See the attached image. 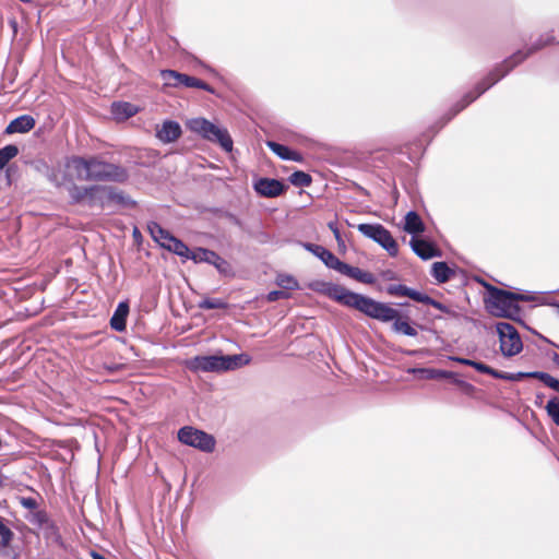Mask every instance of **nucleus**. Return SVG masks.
Masks as SVG:
<instances>
[{"label":"nucleus","instance_id":"38","mask_svg":"<svg viewBox=\"0 0 559 559\" xmlns=\"http://www.w3.org/2000/svg\"><path fill=\"white\" fill-rule=\"evenodd\" d=\"M194 262H210V249L199 248L195 251L190 250L189 258Z\"/></svg>","mask_w":559,"mask_h":559},{"label":"nucleus","instance_id":"60","mask_svg":"<svg viewBox=\"0 0 559 559\" xmlns=\"http://www.w3.org/2000/svg\"><path fill=\"white\" fill-rule=\"evenodd\" d=\"M552 359L559 366V354H555Z\"/></svg>","mask_w":559,"mask_h":559},{"label":"nucleus","instance_id":"2","mask_svg":"<svg viewBox=\"0 0 559 559\" xmlns=\"http://www.w3.org/2000/svg\"><path fill=\"white\" fill-rule=\"evenodd\" d=\"M544 47H546L544 36H540L526 49H520L515 51L513 55L504 59L501 63L497 64L493 68V70L488 73L486 78H484L480 82L476 84L474 91L466 93L463 96V98L453 106V108L447 115L445 120L441 127H443L451 119H453L459 112H461L465 107H467L469 104L476 100L491 86H493L504 76H507L516 66L521 64L528 57L542 50Z\"/></svg>","mask_w":559,"mask_h":559},{"label":"nucleus","instance_id":"48","mask_svg":"<svg viewBox=\"0 0 559 559\" xmlns=\"http://www.w3.org/2000/svg\"><path fill=\"white\" fill-rule=\"evenodd\" d=\"M437 376L438 379H451L452 377H455V372L439 369Z\"/></svg>","mask_w":559,"mask_h":559},{"label":"nucleus","instance_id":"47","mask_svg":"<svg viewBox=\"0 0 559 559\" xmlns=\"http://www.w3.org/2000/svg\"><path fill=\"white\" fill-rule=\"evenodd\" d=\"M450 359L455 362H459V364H462L465 366H469V367H472V364L474 361L473 359L463 358V357H459V356H451Z\"/></svg>","mask_w":559,"mask_h":559},{"label":"nucleus","instance_id":"24","mask_svg":"<svg viewBox=\"0 0 559 559\" xmlns=\"http://www.w3.org/2000/svg\"><path fill=\"white\" fill-rule=\"evenodd\" d=\"M111 112L118 120H126L138 112V107L127 102H117L111 105Z\"/></svg>","mask_w":559,"mask_h":559},{"label":"nucleus","instance_id":"29","mask_svg":"<svg viewBox=\"0 0 559 559\" xmlns=\"http://www.w3.org/2000/svg\"><path fill=\"white\" fill-rule=\"evenodd\" d=\"M27 520L31 524L37 526L38 528H41V530H52L53 528L52 521L50 520L48 513L44 510H36V511L32 512L27 516Z\"/></svg>","mask_w":559,"mask_h":559},{"label":"nucleus","instance_id":"13","mask_svg":"<svg viewBox=\"0 0 559 559\" xmlns=\"http://www.w3.org/2000/svg\"><path fill=\"white\" fill-rule=\"evenodd\" d=\"M526 378H533L542 381L546 386H549V382L551 379V374L544 371H519L515 373L503 372L498 370V374H496V379L507 380V381H519Z\"/></svg>","mask_w":559,"mask_h":559},{"label":"nucleus","instance_id":"39","mask_svg":"<svg viewBox=\"0 0 559 559\" xmlns=\"http://www.w3.org/2000/svg\"><path fill=\"white\" fill-rule=\"evenodd\" d=\"M472 368H474L475 370H477L480 373H486L493 378H496V374H498V370L491 368L490 366H488L481 361L474 360L472 364Z\"/></svg>","mask_w":559,"mask_h":559},{"label":"nucleus","instance_id":"35","mask_svg":"<svg viewBox=\"0 0 559 559\" xmlns=\"http://www.w3.org/2000/svg\"><path fill=\"white\" fill-rule=\"evenodd\" d=\"M13 538V531L8 525H5L4 519L0 516V547H9Z\"/></svg>","mask_w":559,"mask_h":559},{"label":"nucleus","instance_id":"4","mask_svg":"<svg viewBox=\"0 0 559 559\" xmlns=\"http://www.w3.org/2000/svg\"><path fill=\"white\" fill-rule=\"evenodd\" d=\"M483 285L487 292L484 301L489 313L497 318L519 322L524 328L528 329L521 319L522 309L516 302L514 292L501 289L488 283H483Z\"/></svg>","mask_w":559,"mask_h":559},{"label":"nucleus","instance_id":"52","mask_svg":"<svg viewBox=\"0 0 559 559\" xmlns=\"http://www.w3.org/2000/svg\"><path fill=\"white\" fill-rule=\"evenodd\" d=\"M461 388L467 392L474 391V389H475L474 385H472L471 383H468L466 381L461 383Z\"/></svg>","mask_w":559,"mask_h":559},{"label":"nucleus","instance_id":"18","mask_svg":"<svg viewBox=\"0 0 559 559\" xmlns=\"http://www.w3.org/2000/svg\"><path fill=\"white\" fill-rule=\"evenodd\" d=\"M129 304L121 301L118 304L112 317L110 318V328L117 332H123L127 328V318L129 314Z\"/></svg>","mask_w":559,"mask_h":559},{"label":"nucleus","instance_id":"9","mask_svg":"<svg viewBox=\"0 0 559 559\" xmlns=\"http://www.w3.org/2000/svg\"><path fill=\"white\" fill-rule=\"evenodd\" d=\"M250 362V357L247 354L235 355H212L211 368L214 371H229L236 370Z\"/></svg>","mask_w":559,"mask_h":559},{"label":"nucleus","instance_id":"40","mask_svg":"<svg viewBox=\"0 0 559 559\" xmlns=\"http://www.w3.org/2000/svg\"><path fill=\"white\" fill-rule=\"evenodd\" d=\"M277 284L284 289H296L298 287V282L292 276H280Z\"/></svg>","mask_w":559,"mask_h":559},{"label":"nucleus","instance_id":"21","mask_svg":"<svg viewBox=\"0 0 559 559\" xmlns=\"http://www.w3.org/2000/svg\"><path fill=\"white\" fill-rule=\"evenodd\" d=\"M455 275V270L450 267L447 262H435L431 266V276L439 283H448Z\"/></svg>","mask_w":559,"mask_h":559},{"label":"nucleus","instance_id":"49","mask_svg":"<svg viewBox=\"0 0 559 559\" xmlns=\"http://www.w3.org/2000/svg\"><path fill=\"white\" fill-rule=\"evenodd\" d=\"M543 36H544V41H545L546 46L552 45L556 43V37L554 36L552 32L547 33L546 35H543Z\"/></svg>","mask_w":559,"mask_h":559},{"label":"nucleus","instance_id":"22","mask_svg":"<svg viewBox=\"0 0 559 559\" xmlns=\"http://www.w3.org/2000/svg\"><path fill=\"white\" fill-rule=\"evenodd\" d=\"M404 230L407 234L413 235V237L424 233L425 224L419 216V214L415 211H409L405 216Z\"/></svg>","mask_w":559,"mask_h":559},{"label":"nucleus","instance_id":"15","mask_svg":"<svg viewBox=\"0 0 559 559\" xmlns=\"http://www.w3.org/2000/svg\"><path fill=\"white\" fill-rule=\"evenodd\" d=\"M181 135V127L173 120L165 121L160 128L156 130V136L163 143L175 142Z\"/></svg>","mask_w":559,"mask_h":559},{"label":"nucleus","instance_id":"58","mask_svg":"<svg viewBox=\"0 0 559 559\" xmlns=\"http://www.w3.org/2000/svg\"><path fill=\"white\" fill-rule=\"evenodd\" d=\"M91 556H92V559H106L103 555H100L96 551H92Z\"/></svg>","mask_w":559,"mask_h":559},{"label":"nucleus","instance_id":"37","mask_svg":"<svg viewBox=\"0 0 559 559\" xmlns=\"http://www.w3.org/2000/svg\"><path fill=\"white\" fill-rule=\"evenodd\" d=\"M418 302L432 306L433 308L447 314L452 313V310L447 305L431 298L430 296L424 293L421 294V297Z\"/></svg>","mask_w":559,"mask_h":559},{"label":"nucleus","instance_id":"5","mask_svg":"<svg viewBox=\"0 0 559 559\" xmlns=\"http://www.w3.org/2000/svg\"><path fill=\"white\" fill-rule=\"evenodd\" d=\"M357 229L365 237L373 240L381 246L391 257L399 254V245L391 235L390 230L381 224H359Z\"/></svg>","mask_w":559,"mask_h":559},{"label":"nucleus","instance_id":"56","mask_svg":"<svg viewBox=\"0 0 559 559\" xmlns=\"http://www.w3.org/2000/svg\"><path fill=\"white\" fill-rule=\"evenodd\" d=\"M543 399H544V395L543 394H537L536 395V401H535V405L540 407L543 405Z\"/></svg>","mask_w":559,"mask_h":559},{"label":"nucleus","instance_id":"8","mask_svg":"<svg viewBox=\"0 0 559 559\" xmlns=\"http://www.w3.org/2000/svg\"><path fill=\"white\" fill-rule=\"evenodd\" d=\"M178 440L189 447L210 452V435L191 426L178 430Z\"/></svg>","mask_w":559,"mask_h":559},{"label":"nucleus","instance_id":"53","mask_svg":"<svg viewBox=\"0 0 559 559\" xmlns=\"http://www.w3.org/2000/svg\"><path fill=\"white\" fill-rule=\"evenodd\" d=\"M210 297H204L203 300L201 301V308L210 309Z\"/></svg>","mask_w":559,"mask_h":559},{"label":"nucleus","instance_id":"14","mask_svg":"<svg viewBox=\"0 0 559 559\" xmlns=\"http://www.w3.org/2000/svg\"><path fill=\"white\" fill-rule=\"evenodd\" d=\"M212 143H216L228 154L234 152V141L226 128H222L212 122Z\"/></svg>","mask_w":559,"mask_h":559},{"label":"nucleus","instance_id":"17","mask_svg":"<svg viewBox=\"0 0 559 559\" xmlns=\"http://www.w3.org/2000/svg\"><path fill=\"white\" fill-rule=\"evenodd\" d=\"M108 186H91L87 199V205L100 209L108 207Z\"/></svg>","mask_w":559,"mask_h":559},{"label":"nucleus","instance_id":"11","mask_svg":"<svg viewBox=\"0 0 559 559\" xmlns=\"http://www.w3.org/2000/svg\"><path fill=\"white\" fill-rule=\"evenodd\" d=\"M302 247L307 251L316 255L318 259H320L325 266L340 272L343 261H341L333 252L328 250L325 247L311 242H304Z\"/></svg>","mask_w":559,"mask_h":559},{"label":"nucleus","instance_id":"55","mask_svg":"<svg viewBox=\"0 0 559 559\" xmlns=\"http://www.w3.org/2000/svg\"><path fill=\"white\" fill-rule=\"evenodd\" d=\"M211 305H212V309L224 307V304L218 299H212Z\"/></svg>","mask_w":559,"mask_h":559},{"label":"nucleus","instance_id":"7","mask_svg":"<svg viewBox=\"0 0 559 559\" xmlns=\"http://www.w3.org/2000/svg\"><path fill=\"white\" fill-rule=\"evenodd\" d=\"M160 78L164 84L170 87H198L210 92V84L202 82L195 76L180 73L176 70H162Z\"/></svg>","mask_w":559,"mask_h":559},{"label":"nucleus","instance_id":"45","mask_svg":"<svg viewBox=\"0 0 559 559\" xmlns=\"http://www.w3.org/2000/svg\"><path fill=\"white\" fill-rule=\"evenodd\" d=\"M329 228L332 230V233L337 241L338 247H345V242L341 236L340 229L337 228L336 224L329 223Z\"/></svg>","mask_w":559,"mask_h":559},{"label":"nucleus","instance_id":"36","mask_svg":"<svg viewBox=\"0 0 559 559\" xmlns=\"http://www.w3.org/2000/svg\"><path fill=\"white\" fill-rule=\"evenodd\" d=\"M545 411L551 420L559 426V399L557 396L551 397L546 406Z\"/></svg>","mask_w":559,"mask_h":559},{"label":"nucleus","instance_id":"57","mask_svg":"<svg viewBox=\"0 0 559 559\" xmlns=\"http://www.w3.org/2000/svg\"><path fill=\"white\" fill-rule=\"evenodd\" d=\"M451 380L453 381V383H455L456 385H459L461 388V383L462 382H465L464 380H461L457 378V374L455 373V377H452Z\"/></svg>","mask_w":559,"mask_h":559},{"label":"nucleus","instance_id":"20","mask_svg":"<svg viewBox=\"0 0 559 559\" xmlns=\"http://www.w3.org/2000/svg\"><path fill=\"white\" fill-rule=\"evenodd\" d=\"M108 207L111 204H117L121 207L130 209L135 206L133 201L128 194L116 187L108 186Z\"/></svg>","mask_w":559,"mask_h":559},{"label":"nucleus","instance_id":"33","mask_svg":"<svg viewBox=\"0 0 559 559\" xmlns=\"http://www.w3.org/2000/svg\"><path fill=\"white\" fill-rule=\"evenodd\" d=\"M88 193H90V187H80V186L73 185L69 189V195L73 203H82V202L87 203Z\"/></svg>","mask_w":559,"mask_h":559},{"label":"nucleus","instance_id":"42","mask_svg":"<svg viewBox=\"0 0 559 559\" xmlns=\"http://www.w3.org/2000/svg\"><path fill=\"white\" fill-rule=\"evenodd\" d=\"M515 298H516V302L519 304L520 301H535L536 300V296L534 293L532 292H525V293H515Z\"/></svg>","mask_w":559,"mask_h":559},{"label":"nucleus","instance_id":"61","mask_svg":"<svg viewBox=\"0 0 559 559\" xmlns=\"http://www.w3.org/2000/svg\"><path fill=\"white\" fill-rule=\"evenodd\" d=\"M211 444H212V450H213V449H214V445H215V440H214V438H213V437H212Z\"/></svg>","mask_w":559,"mask_h":559},{"label":"nucleus","instance_id":"54","mask_svg":"<svg viewBox=\"0 0 559 559\" xmlns=\"http://www.w3.org/2000/svg\"><path fill=\"white\" fill-rule=\"evenodd\" d=\"M383 277H384L385 280H390V281H391V280H394V278H395V273H394L393 271H385V272L383 273Z\"/></svg>","mask_w":559,"mask_h":559},{"label":"nucleus","instance_id":"1","mask_svg":"<svg viewBox=\"0 0 559 559\" xmlns=\"http://www.w3.org/2000/svg\"><path fill=\"white\" fill-rule=\"evenodd\" d=\"M319 286L318 290L320 293L342 306L356 309L365 316L381 322H393L392 330L395 333L412 337L417 335V330L409 322L402 320L400 311L388 304L354 293L342 285L331 282H322Z\"/></svg>","mask_w":559,"mask_h":559},{"label":"nucleus","instance_id":"59","mask_svg":"<svg viewBox=\"0 0 559 559\" xmlns=\"http://www.w3.org/2000/svg\"><path fill=\"white\" fill-rule=\"evenodd\" d=\"M133 237L135 240L141 239L142 235L138 228L133 229Z\"/></svg>","mask_w":559,"mask_h":559},{"label":"nucleus","instance_id":"50","mask_svg":"<svg viewBox=\"0 0 559 559\" xmlns=\"http://www.w3.org/2000/svg\"><path fill=\"white\" fill-rule=\"evenodd\" d=\"M549 389L559 392V379H556L551 376L550 382H549Z\"/></svg>","mask_w":559,"mask_h":559},{"label":"nucleus","instance_id":"3","mask_svg":"<svg viewBox=\"0 0 559 559\" xmlns=\"http://www.w3.org/2000/svg\"><path fill=\"white\" fill-rule=\"evenodd\" d=\"M69 165H71L78 174L84 170V180L123 182L128 179V171L123 167L95 156L87 158L73 156Z\"/></svg>","mask_w":559,"mask_h":559},{"label":"nucleus","instance_id":"32","mask_svg":"<svg viewBox=\"0 0 559 559\" xmlns=\"http://www.w3.org/2000/svg\"><path fill=\"white\" fill-rule=\"evenodd\" d=\"M19 154V147L15 144H8L0 148V169Z\"/></svg>","mask_w":559,"mask_h":559},{"label":"nucleus","instance_id":"43","mask_svg":"<svg viewBox=\"0 0 559 559\" xmlns=\"http://www.w3.org/2000/svg\"><path fill=\"white\" fill-rule=\"evenodd\" d=\"M413 371H416L414 369ZM438 371L439 369H432V368H420L417 369V372L423 373L427 379H438Z\"/></svg>","mask_w":559,"mask_h":559},{"label":"nucleus","instance_id":"28","mask_svg":"<svg viewBox=\"0 0 559 559\" xmlns=\"http://www.w3.org/2000/svg\"><path fill=\"white\" fill-rule=\"evenodd\" d=\"M187 128L200 134L203 139L210 140V121L205 118H192L186 123Z\"/></svg>","mask_w":559,"mask_h":559},{"label":"nucleus","instance_id":"16","mask_svg":"<svg viewBox=\"0 0 559 559\" xmlns=\"http://www.w3.org/2000/svg\"><path fill=\"white\" fill-rule=\"evenodd\" d=\"M340 273L362 284L372 285L376 282V277L372 273L362 271L361 269L352 266L345 262L341 265Z\"/></svg>","mask_w":559,"mask_h":559},{"label":"nucleus","instance_id":"44","mask_svg":"<svg viewBox=\"0 0 559 559\" xmlns=\"http://www.w3.org/2000/svg\"><path fill=\"white\" fill-rule=\"evenodd\" d=\"M21 504L25 508V509H28V510H34L36 511L37 509V501L32 498V497H23L21 499Z\"/></svg>","mask_w":559,"mask_h":559},{"label":"nucleus","instance_id":"19","mask_svg":"<svg viewBox=\"0 0 559 559\" xmlns=\"http://www.w3.org/2000/svg\"><path fill=\"white\" fill-rule=\"evenodd\" d=\"M35 119L29 115H22L13 119L5 128V133H25L35 127Z\"/></svg>","mask_w":559,"mask_h":559},{"label":"nucleus","instance_id":"25","mask_svg":"<svg viewBox=\"0 0 559 559\" xmlns=\"http://www.w3.org/2000/svg\"><path fill=\"white\" fill-rule=\"evenodd\" d=\"M386 293L390 295V296H405V297H408L411 298L412 300L414 301H419L420 297H421V292H418L414 288H411V287H407L406 285H403V284H392V285H389L386 287Z\"/></svg>","mask_w":559,"mask_h":559},{"label":"nucleus","instance_id":"26","mask_svg":"<svg viewBox=\"0 0 559 559\" xmlns=\"http://www.w3.org/2000/svg\"><path fill=\"white\" fill-rule=\"evenodd\" d=\"M147 230L154 241H156L163 248H166V245H168V238L173 237V235L167 229L163 228L156 222H150L147 224Z\"/></svg>","mask_w":559,"mask_h":559},{"label":"nucleus","instance_id":"12","mask_svg":"<svg viewBox=\"0 0 559 559\" xmlns=\"http://www.w3.org/2000/svg\"><path fill=\"white\" fill-rule=\"evenodd\" d=\"M409 246L414 253L423 260H429L441 255L440 249H438L432 242L425 239L412 237Z\"/></svg>","mask_w":559,"mask_h":559},{"label":"nucleus","instance_id":"34","mask_svg":"<svg viewBox=\"0 0 559 559\" xmlns=\"http://www.w3.org/2000/svg\"><path fill=\"white\" fill-rule=\"evenodd\" d=\"M288 180L295 187H309L312 178L302 170H296L289 176Z\"/></svg>","mask_w":559,"mask_h":559},{"label":"nucleus","instance_id":"30","mask_svg":"<svg viewBox=\"0 0 559 559\" xmlns=\"http://www.w3.org/2000/svg\"><path fill=\"white\" fill-rule=\"evenodd\" d=\"M165 249L182 258H189L190 254L189 247L175 236L168 238V245Z\"/></svg>","mask_w":559,"mask_h":559},{"label":"nucleus","instance_id":"46","mask_svg":"<svg viewBox=\"0 0 559 559\" xmlns=\"http://www.w3.org/2000/svg\"><path fill=\"white\" fill-rule=\"evenodd\" d=\"M211 78H212V94H216L217 96H221L222 95L221 93H216L215 85L223 82V78L214 69H212Z\"/></svg>","mask_w":559,"mask_h":559},{"label":"nucleus","instance_id":"51","mask_svg":"<svg viewBox=\"0 0 559 559\" xmlns=\"http://www.w3.org/2000/svg\"><path fill=\"white\" fill-rule=\"evenodd\" d=\"M225 216L230 219L233 223H235L236 225H238L239 227H242V224L241 222L231 213L229 212H225Z\"/></svg>","mask_w":559,"mask_h":559},{"label":"nucleus","instance_id":"27","mask_svg":"<svg viewBox=\"0 0 559 559\" xmlns=\"http://www.w3.org/2000/svg\"><path fill=\"white\" fill-rule=\"evenodd\" d=\"M188 370L200 374L210 372V355L195 356L186 360Z\"/></svg>","mask_w":559,"mask_h":559},{"label":"nucleus","instance_id":"23","mask_svg":"<svg viewBox=\"0 0 559 559\" xmlns=\"http://www.w3.org/2000/svg\"><path fill=\"white\" fill-rule=\"evenodd\" d=\"M267 146L274 154H276L280 158L284 160H301V155L298 152L290 150L288 146L284 144L274 141H269Z\"/></svg>","mask_w":559,"mask_h":559},{"label":"nucleus","instance_id":"10","mask_svg":"<svg viewBox=\"0 0 559 559\" xmlns=\"http://www.w3.org/2000/svg\"><path fill=\"white\" fill-rule=\"evenodd\" d=\"M286 186L278 179L259 178L253 183L254 191L264 198H277L286 190Z\"/></svg>","mask_w":559,"mask_h":559},{"label":"nucleus","instance_id":"6","mask_svg":"<svg viewBox=\"0 0 559 559\" xmlns=\"http://www.w3.org/2000/svg\"><path fill=\"white\" fill-rule=\"evenodd\" d=\"M496 331L499 336L500 350L504 357H513L523 349V343L518 330L508 322H498Z\"/></svg>","mask_w":559,"mask_h":559},{"label":"nucleus","instance_id":"31","mask_svg":"<svg viewBox=\"0 0 559 559\" xmlns=\"http://www.w3.org/2000/svg\"><path fill=\"white\" fill-rule=\"evenodd\" d=\"M212 266H214L219 274H222L225 277L233 276L234 270L231 264L221 258L217 253L212 251Z\"/></svg>","mask_w":559,"mask_h":559},{"label":"nucleus","instance_id":"41","mask_svg":"<svg viewBox=\"0 0 559 559\" xmlns=\"http://www.w3.org/2000/svg\"><path fill=\"white\" fill-rule=\"evenodd\" d=\"M288 294L284 290H272L266 295V299L270 302L277 301L282 298H287Z\"/></svg>","mask_w":559,"mask_h":559}]
</instances>
